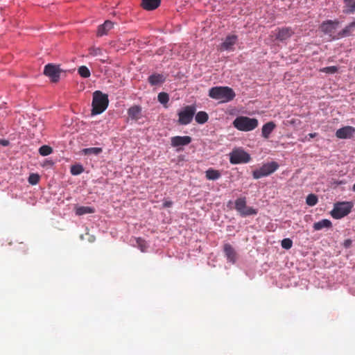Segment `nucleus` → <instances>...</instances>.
<instances>
[{"instance_id":"obj_1","label":"nucleus","mask_w":355,"mask_h":355,"mask_svg":"<svg viewBox=\"0 0 355 355\" xmlns=\"http://www.w3.org/2000/svg\"><path fill=\"white\" fill-rule=\"evenodd\" d=\"M209 96L220 103L232 101L236 96L233 89L227 86H216L209 89Z\"/></svg>"},{"instance_id":"obj_2","label":"nucleus","mask_w":355,"mask_h":355,"mask_svg":"<svg viewBox=\"0 0 355 355\" xmlns=\"http://www.w3.org/2000/svg\"><path fill=\"white\" fill-rule=\"evenodd\" d=\"M108 96L101 91L93 93L92 114L96 115L103 113L108 107Z\"/></svg>"},{"instance_id":"obj_3","label":"nucleus","mask_w":355,"mask_h":355,"mask_svg":"<svg viewBox=\"0 0 355 355\" xmlns=\"http://www.w3.org/2000/svg\"><path fill=\"white\" fill-rule=\"evenodd\" d=\"M232 124L240 131L248 132L255 129L258 126L259 122L257 119L240 116L234 120Z\"/></svg>"},{"instance_id":"obj_4","label":"nucleus","mask_w":355,"mask_h":355,"mask_svg":"<svg viewBox=\"0 0 355 355\" xmlns=\"http://www.w3.org/2000/svg\"><path fill=\"white\" fill-rule=\"evenodd\" d=\"M353 205L350 202H340L334 204L331 215L334 218L340 219L349 214Z\"/></svg>"},{"instance_id":"obj_5","label":"nucleus","mask_w":355,"mask_h":355,"mask_svg":"<svg viewBox=\"0 0 355 355\" xmlns=\"http://www.w3.org/2000/svg\"><path fill=\"white\" fill-rule=\"evenodd\" d=\"M279 164L276 162H271L264 164L261 167L253 171L252 176L254 179H259L263 177L270 175L279 168Z\"/></svg>"},{"instance_id":"obj_6","label":"nucleus","mask_w":355,"mask_h":355,"mask_svg":"<svg viewBox=\"0 0 355 355\" xmlns=\"http://www.w3.org/2000/svg\"><path fill=\"white\" fill-rule=\"evenodd\" d=\"M235 209L243 217L256 215L257 214V209L246 205V199L245 197L239 198L235 200Z\"/></svg>"},{"instance_id":"obj_7","label":"nucleus","mask_w":355,"mask_h":355,"mask_svg":"<svg viewBox=\"0 0 355 355\" xmlns=\"http://www.w3.org/2000/svg\"><path fill=\"white\" fill-rule=\"evenodd\" d=\"M196 108L194 105H187L182 110L178 112V123L180 125H187L190 123L195 115Z\"/></svg>"},{"instance_id":"obj_8","label":"nucleus","mask_w":355,"mask_h":355,"mask_svg":"<svg viewBox=\"0 0 355 355\" xmlns=\"http://www.w3.org/2000/svg\"><path fill=\"white\" fill-rule=\"evenodd\" d=\"M250 159V155L241 148L234 149L230 154V161L233 164L248 163Z\"/></svg>"},{"instance_id":"obj_9","label":"nucleus","mask_w":355,"mask_h":355,"mask_svg":"<svg viewBox=\"0 0 355 355\" xmlns=\"http://www.w3.org/2000/svg\"><path fill=\"white\" fill-rule=\"evenodd\" d=\"M61 70L55 64H48L44 67V73L53 83H57L60 76Z\"/></svg>"},{"instance_id":"obj_10","label":"nucleus","mask_w":355,"mask_h":355,"mask_svg":"<svg viewBox=\"0 0 355 355\" xmlns=\"http://www.w3.org/2000/svg\"><path fill=\"white\" fill-rule=\"evenodd\" d=\"M191 141L189 136H175L171 138V145L173 147L184 146L189 145Z\"/></svg>"},{"instance_id":"obj_11","label":"nucleus","mask_w":355,"mask_h":355,"mask_svg":"<svg viewBox=\"0 0 355 355\" xmlns=\"http://www.w3.org/2000/svg\"><path fill=\"white\" fill-rule=\"evenodd\" d=\"M275 33L276 39L282 42L288 40L294 34V31L290 27L278 28Z\"/></svg>"},{"instance_id":"obj_12","label":"nucleus","mask_w":355,"mask_h":355,"mask_svg":"<svg viewBox=\"0 0 355 355\" xmlns=\"http://www.w3.org/2000/svg\"><path fill=\"white\" fill-rule=\"evenodd\" d=\"M355 133V128L352 126H345L336 130V136L339 139H349Z\"/></svg>"},{"instance_id":"obj_13","label":"nucleus","mask_w":355,"mask_h":355,"mask_svg":"<svg viewBox=\"0 0 355 355\" xmlns=\"http://www.w3.org/2000/svg\"><path fill=\"white\" fill-rule=\"evenodd\" d=\"M338 25V21L328 20L324 21L320 26L321 31L326 34H333Z\"/></svg>"},{"instance_id":"obj_14","label":"nucleus","mask_w":355,"mask_h":355,"mask_svg":"<svg viewBox=\"0 0 355 355\" xmlns=\"http://www.w3.org/2000/svg\"><path fill=\"white\" fill-rule=\"evenodd\" d=\"M223 250L227 260L233 263H235L236 260V253L233 247L229 243H225Z\"/></svg>"},{"instance_id":"obj_15","label":"nucleus","mask_w":355,"mask_h":355,"mask_svg":"<svg viewBox=\"0 0 355 355\" xmlns=\"http://www.w3.org/2000/svg\"><path fill=\"white\" fill-rule=\"evenodd\" d=\"M113 23L111 21L107 20L104 24L98 26L97 30V36L101 37L107 35V33L113 28Z\"/></svg>"},{"instance_id":"obj_16","label":"nucleus","mask_w":355,"mask_h":355,"mask_svg":"<svg viewBox=\"0 0 355 355\" xmlns=\"http://www.w3.org/2000/svg\"><path fill=\"white\" fill-rule=\"evenodd\" d=\"M237 41V36L232 35H228L225 41L220 45L222 50H230Z\"/></svg>"},{"instance_id":"obj_17","label":"nucleus","mask_w":355,"mask_h":355,"mask_svg":"<svg viewBox=\"0 0 355 355\" xmlns=\"http://www.w3.org/2000/svg\"><path fill=\"white\" fill-rule=\"evenodd\" d=\"M128 116L132 120L141 118V107L139 105H133L128 110Z\"/></svg>"},{"instance_id":"obj_18","label":"nucleus","mask_w":355,"mask_h":355,"mask_svg":"<svg viewBox=\"0 0 355 355\" xmlns=\"http://www.w3.org/2000/svg\"><path fill=\"white\" fill-rule=\"evenodd\" d=\"M161 3V0H142L141 6L144 10H153L156 9Z\"/></svg>"},{"instance_id":"obj_19","label":"nucleus","mask_w":355,"mask_h":355,"mask_svg":"<svg viewBox=\"0 0 355 355\" xmlns=\"http://www.w3.org/2000/svg\"><path fill=\"white\" fill-rule=\"evenodd\" d=\"M275 127L276 125L272 121H270L264 124L261 129L262 137H264L265 139H268L270 135L274 130Z\"/></svg>"},{"instance_id":"obj_20","label":"nucleus","mask_w":355,"mask_h":355,"mask_svg":"<svg viewBox=\"0 0 355 355\" xmlns=\"http://www.w3.org/2000/svg\"><path fill=\"white\" fill-rule=\"evenodd\" d=\"M148 80L151 85H157L165 81V77L162 74L154 73L148 77Z\"/></svg>"},{"instance_id":"obj_21","label":"nucleus","mask_w":355,"mask_h":355,"mask_svg":"<svg viewBox=\"0 0 355 355\" xmlns=\"http://www.w3.org/2000/svg\"><path fill=\"white\" fill-rule=\"evenodd\" d=\"M332 225L331 222L328 219H322L313 224V227L314 230L318 231L323 228H330Z\"/></svg>"},{"instance_id":"obj_22","label":"nucleus","mask_w":355,"mask_h":355,"mask_svg":"<svg viewBox=\"0 0 355 355\" xmlns=\"http://www.w3.org/2000/svg\"><path fill=\"white\" fill-rule=\"evenodd\" d=\"M221 173L219 171L213 168H209L205 172V177L209 180H216L220 178Z\"/></svg>"},{"instance_id":"obj_23","label":"nucleus","mask_w":355,"mask_h":355,"mask_svg":"<svg viewBox=\"0 0 355 355\" xmlns=\"http://www.w3.org/2000/svg\"><path fill=\"white\" fill-rule=\"evenodd\" d=\"M95 212V209L91 207L80 206L76 209V214L78 216H82L87 214H93Z\"/></svg>"},{"instance_id":"obj_24","label":"nucleus","mask_w":355,"mask_h":355,"mask_svg":"<svg viewBox=\"0 0 355 355\" xmlns=\"http://www.w3.org/2000/svg\"><path fill=\"white\" fill-rule=\"evenodd\" d=\"M346 14H352L355 12V0H344Z\"/></svg>"},{"instance_id":"obj_25","label":"nucleus","mask_w":355,"mask_h":355,"mask_svg":"<svg viewBox=\"0 0 355 355\" xmlns=\"http://www.w3.org/2000/svg\"><path fill=\"white\" fill-rule=\"evenodd\" d=\"M209 116L207 112L200 111L198 112L195 116L196 121L199 124H203L208 121Z\"/></svg>"},{"instance_id":"obj_26","label":"nucleus","mask_w":355,"mask_h":355,"mask_svg":"<svg viewBox=\"0 0 355 355\" xmlns=\"http://www.w3.org/2000/svg\"><path fill=\"white\" fill-rule=\"evenodd\" d=\"M82 152L85 155H98L103 152V149H102V148H99V147H91V148H84L82 150Z\"/></svg>"},{"instance_id":"obj_27","label":"nucleus","mask_w":355,"mask_h":355,"mask_svg":"<svg viewBox=\"0 0 355 355\" xmlns=\"http://www.w3.org/2000/svg\"><path fill=\"white\" fill-rule=\"evenodd\" d=\"M318 199L316 195L311 193L309 194L306 199V202L309 206H314L318 203Z\"/></svg>"},{"instance_id":"obj_28","label":"nucleus","mask_w":355,"mask_h":355,"mask_svg":"<svg viewBox=\"0 0 355 355\" xmlns=\"http://www.w3.org/2000/svg\"><path fill=\"white\" fill-rule=\"evenodd\" d=\"M78 72L83 78H89L91 75L89 69L86 66H81L78 68Z\"/></svg>"},{"instance_id":"obj_29","label":"nucleus","mask_w":355,"mask_h":355,"mask_svg":"<svg viewBox=\"0 0 355 355\" xmlns=\"http://www.w3.org/2000/svg\"><path fill=\"white\" fill-rule=\"evenodd\" d=\"M53 152V149L51 147L47 145L42 146L39 148V153L42 156H47L50 155Z\"/></svg>"},{"instance_id":"obj_30","label":"nucleus","mask_w":355,"mask_h":355,"mask_svg":"<svg viewBox=\"0 0 355 355\" xmlns=\"http://www.w3.org/2000/svg\"><path fill=\"white\" fill-rule=\"evenodd\" d=\"M84 171V168L83 167L82 165L80 164H76V165H73L71 166V173L73 175H80V173H82Z\"/></svg>"},{"instance_id":"obj_31","label":"nucleus","mask_w":355,"mask_h":355,"mask_svg":"<svg viewBox=\"0 0 355 355\" xmlns=\"http://www.w3.org/2000/svg\"><path fill=\"white\" fill-rule=\"evenodd\" d=\"M355 28V21L347 25L341 33L342 36H347L349 35Z\"/></svg>"},{"instance_id":"obj_32","label":"nucleus","mask_w":355,"mask_h":355,"mask_svg":"<svg viewBox=\"0 0 355 355\" xmlns=\"http://www.w3.org/2000/svg\"><path fill=\"white\" fill-rule=\"evenodd\" d=\"M158 101L162 104H166L169 101V96L166 92H160L157 96Z\"/></svg>"},{"instance_id":"obj_33","label":"nucleus","mask_w":355,"mask_h":355,"mask_svg":"<svg viewBox=\"0 0 355 355\" xmlns=\"http://www.w3.org/2000/svg\"><path fill=\"white\" fill-rule=\"evenodd\" d=\"M40 179V177L38 174L31 173L28 177V181L29 184H31L32 185H35L39 182Z\"/></svg>"},{"instance_id":"obj_34","label":"nucleus","mask_w":355,"mask_h":355,"mask_svg":"<svg viewBox=\"0 0 355 355\" xmlns=\"http://www.w3.org/2000/svg\"><path fill=\"white\" fill-rule=\"evenodd\" d=\"M136 243H137V247L140 249V250L141 252H145L147 249V244H146V242L145 240L141 239V238H137L136 239Z\"/></svg>"},{"instance_id":"obj_35","label":"nucleus","mask_w":355,"mask_h":355,"mask_svg":"<svg viewBox=\"0 0 355 355\" xmlns=\"http://www.w3.org/2000/svg\"><path fill=\"white\" fill-rule=\"evenodd\" d=\"M338 69L336 66H331L324 67L320 69V71L326 73H335L338 71Z\"/></svg>"},{"instance_id":"obj_36","label":"nucleus","mask_w":355,"mask_h":355,"mask_svg":"<svg viewBox=\"0 0 355 355\" xmlns=\"http://www.w3.org/2000/svg\"><path fill=\"white\" fill-rule=\"evenodd\" d=\"M293 241L290 239H284L282 241V247L286 250L291 248Z\"/></svg>"},{"instance_id":"obj_37","label":"nucleus","mask_w":355,"mask_h":355,"mask_svg":"<svg viewBox=\"0 0 355 355\" xmlns=\"http://www.w3.org/2000/svg\"><path fill=\"white\" fill-rule=\"evenodd\" d=\"M89 55L92 56H98L102 55V49L96 47H92L89 49Z\"/></svg>"},{"instance_id":"obj_38","label":"nucleus","mask_w":355,"mask_h":355,"mask_svg":"<svg viewBox=\"0 0 355 355\" xmlns=\"http://www.w3.org/2000/svg\"><path fill=\"white\" fill-rule=\"evenodd\" d=\"M173 205V202L171 200H165L163 203V207L167 208L171 207Z\"/></svg>"},{"instance_id":"obj_39","label":"nucleus","mask_w":355,"mask_h":355,"mask_svg":"<svg viewBox=\"0 0 355 355\" xmlns=\"http://www.w3.org/2000/svg\"><path fill=\"white\" fill-rule=\"evenodd\" d=\"M352 245V240L351 239H346L344 243H343V246L345 248H348L351 246Z\"/></svg>"},{"instance_id":"obj_40","label":"nucleus","mask_w":355,"mask_h":355,"mask_svg":"<svg viewBox=\"0 0 355 355\" xmlns=\"http://www.w3.org/2000/svg\"><path fill=\"white\" fill-rule=\"evenodd\" d=\"M0 143L3 145V146H7L8 144V141H6V140H1Z\"/></svg>"},{"instance_id":"obj_41","label":"nucleus","mask_w":355,"mask_h":355,"mask_svg":"<svg viewBox=\"0 0 355 355\" xmlns=\"http://www.w3.org/2000/svg\"><path fill=\"white\" fill-rule=\"evenodd\" d=\"M316 135H317V133H309V134L308 135V136L309 137V138H313V137H315Z\"/></svg>"},{"instance_id":"obj_42","label":"nucleus","mask_w":355,"mask_h":355,"mask_svg":"<svg viewBox=\"0 0 355 355\" xmlns=\"http://www.w3.org/2000/svg\"><path fill=\"white\" fill-rule=\"evenodd\" d=\"M352 190L355 191V184L353 185Z\"/></svg>"}]
</instances>
